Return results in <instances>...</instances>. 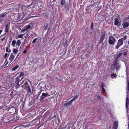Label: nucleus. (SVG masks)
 <instances>
[{"label":"nucleus","instance_id":"obj_19","mask_svg":"<svg viewBox=\"0 0 129 129\" xmlns=\"http://www.w3.org/2000/svg\"><path fill=\"white\" fill-rule=\"evenodd\" d=\"M19 77L20 78V77H22V78L21 79L20 81H21L23 78L24 77V74L23 72H21L20 74H19Z\"/></svg>","mask_w":129,"mask_h":129},{"label":"nucleus","instance_id":"obj_62","mask_svg":"<svg viewBox=\"0 0 129 129\" xmlns=\"http://www.w3.org/2000/svg\"><path fill=\"white\" fill-rule=\"evenodd\" d=\"M86 45H89V43H87L86 44Z\"/></svg>","mask_w":129,"mask_h":129},{"label":"nucleus","instance_id":"obj_23","mask_svg":"<svg viewBox=\"0 0 129 129\" xmlns=\"http://www.w3.org/2000/svg\"><path fill=\"white\" fill-rule=\"evenodd\" d=\"M16 43V45L19 47L21 44V42L20 40L19 39L17 40Z\"/></svg>","mask_w":129,"mask_h":129},{"label":"nucleus","instance_id":"obj_60","mask_svg":"<svg viewBox=\"0 0 129 129\" xmlns=\"http://www.w3.org/2000/svg\"><path fill=\"white\" fill-rule=\"evenodd\" d=\"M127 19H129V15L128 16V17H127Z\"/></svg>","mask_w":129,"mask_h":129},{"label":"nucleus","instance_id":"obj_33","mask_svg":"<svg viewBox=\"0 0 129 129\" xmlns=\"http://www.w3.org/2000/svg\"><path fill=\"white\" fill-rule=\"evenodd\" d=\"M24 34H20L18 36V38H22L23 37V35H24Z\"/></svg>","mask_w":129,"mask_h":129},{"label":"nucleus","instance_id":"obj_55","mask_svg":"<svg viewBox=\"0 0 129 129\" xmlns=\"http://www.w3.org/2000/svg\"><path fill=\"white\" fill-rule=\"evenodd\" d=\"M5 39V37H4V38H3L2 39H1V40H2V41H4V40Z\"/></svg>","mask_w":129,"mask_h":129},{"label":"nucleus","instance_id":"obj_36","mask_svg":"<svg viewBox=\"0 0 129 129\" xmlns=\"http://www.w3.org/2000/svg\"><path fill=\"white\" fill-rule=\"evenodd\" d=\"M93 22H92L91 23V25L90 26V28L91 29H92L93 28Z\"/></svg>","mask_w":129,"mask_h":129},{"label":"nucleus","instance_id":"obj_47","mask_svg":"<svg viewBox=\"0 0 129 129\" xmlns=\"http://www.w3.org/2000/svg\"><path fill=\"white\" fill-rule=\"evenodd\" d=\"M6 50L7 52H8V47H6Z\"/></svg>","mask_w":129,"mask_h":129},{"label":"nucleus","instance_id":"obj_43","mask_svg":"<svg viewBox=\"0 0 129 129\" xmlns=\"http://www.w3.org/2000/svg\"><path fill=\"white\" fill-rule=\"evenodd\" d=\"M127 91H129V83L127 85Z\"/></svg>","mask_w":129,"mask_h":129},{"label":"nucleus","instance_id":"obj_37","mask_svg":"<svg viewBox=\"0 0 129 129\" xmlns=\"http://www.w3.org/2000/svg\"><path fill=\"white\" fill-rule=\"evenodd\" d=\"M6 61V60H5V63L4 64H3V65L2 66V67H3V66H6L7 65V64H8V61H7V62L6 63V61Z\"/></svg>","mask_w":129,"mask_h":129},{"label":"nucleus","instance_id":"obj_50","mask_svg":"<svg viewBox=\"0 0 129 129\" xmlns=\"http://www.w3.org/2000/svg\"><path fill=\"white\" fill-rule=\"evenodd\" d=\"M120 60H121L122 61H123V62H125V61L124 60H123V59H121Z\"/></svg>","mask_w":129,"mask_h":129},{"label":"nucleus","instance_id":"obj_46","mask_svg":"<svg viewBox=\"0 0 129 129\" xmlns=\"http://www.w3.org/2000/svg\"><path fill=\"white\" fill-rule=\"evenodd\" d=\"M42 126L41 125L39 127H38L37 129H44L43 128H41Z\"/></svg>","mask_w":129,"mask_h":129},{"label":"nucleus","instance_id":"obj_21","mask_svg":"<svg viewBox=\"0 0 129 129\" xmlns=\"http://www.w3.org/2000/svg\"><path fill=\"white\" fill-rule=\"evenodd\" d=\"M110 76L112 78H116L117 75L116 73L113 74L112 73L111 74Z\"/></svg>","mask_w":129,"mask_h":129},{"label":"nucleus","instance_id":"obj_59","mask_svg":"<svg viewBox=\"0 0 129 129\" xmlns=\"http://www.w3.org/2000/svg\"><path fill=\"white\" fill-rule=\"evenodd\" d=\"M3 31V30H0V33H2Z\"/></svg>","mask_w":129,"mask_h":129},{"label":"nucleus","instance_id":"obj_1","mask_svg":"<svg viewBox=\"0 0 129 129\" xmlns=\"http://www.w3.org/2000/svg\"><path fill=\"white\" fill-rule=\"evenodd\" d=\"M20 79L21 80V79L20 78V77H19V76H18L14 80L16 84V85H15V87L16 89L19 88L20 86L23 84L24 82V80L22 81L21 83L20 84L19 83L20 81H21Z\"/></svg>","mask_w":129,"mask_h":129},{"label":"nucleus","instance_id":"obj_30","mask_svg":"<svg viewBox=\"0 0 129 129\" xmlns=\"http://www.w3.org/2000/svg\"><path fill=\"white\" fill-rule=\"evenodd\" d=\"M26 88L27 89V92H28L31 93V90L30 88L29 87V86L27 87Z\"/></svg>","mask_w":129,"mask_h":129},{"label":"nucleus","instance_id":"obj_18","mask_svg":"<svg viewBox=\"0 0 129 129\" xmlns=\"http://www.w3.org/2000/svg\"><path fill=\"white\" fill-rule=\"evenodd\" d=\"M18 47L16 48V49H13V52L14 54H17L18 51Z\"/></svg>","mask_w":129,"mask_h":129},{"label":"nucleus","instance_id":"obj_61","mask_svg":"<svg viewBox=\"0 0 129 129\" xmlns=\"http://www.w3.org/2000/svg\"><path fill=\"white\" fill-rule=\"evenodd\" d=\"M2 106L0 107V109H2Z\"/></svg>","mask_w":129,"mask_h":129},{"label":"nucleus","instance_id":"obj_15","mask_svg":"<svg viewBox=\"0 0 129 129\" xmlns=\"http://www.w3.org/2000/svg\"><path fill=\"white\" fill-rule=\"evenodd\" d=\"M118 121H114L113 124L114 129H117L118 126Z\"/></svg>","mask_w":129,"mask_h":129},{"label":"nucleus","instance_id":"obj_42","mask_svg":"<svg viewBox=\"0 0 129 129\" xmlns=\"http://www.w3.org/2000/svg\"><path fill=\"white\" fill-rule=\"evenodd\" d=\"M26 30H27L26 29L25 27V26H24V28H23L22 29V31H25Z\"/></svg>","mask_w":129,"mask_h":129},{"label":"nucleus","instance_id":"obj_39","mask_svg":"<svg viewBox=\"0 0 129 129\" xmlns=\"http://www.w3.org/2000/svg\"><path fill=\"white\" fill-rule=\"evenodd\" d=\"M68 102L65 103L64 105V106L65 107H67L68 106L70 105V104H68Z\"/></svg>","mask_w":129,"mask_h":129},{"label":"nucleus","instance_id":"obj_41","mask_svg":"<svg viewBox=\"0 0 129 129\" xmlns=\"http://www.w3.org/2000/svg\"><path fill=\"white\" fill-rule=\"evenodd\" d=\"M19 53H19L17 54V56L16 57V58H15V59L13 61V62H14L15 61V60L16 59H17V58L18 57V56L19 55Z\"/></svg>","mask_w":129,"mask_h":129},{"label":"nucleus","instance_id":"obj_28","mask_svg":"<svg viewBox=\"0 0 129 129\" xmlns=\"http://www.w3.org/2000/svg\"><path fill=\"white\" fill-rule=\"evenodd\" d=\"M54 115L53 116L51 119H52L53 118L55 117L56 118H57L58 117V114L57 115L56 113L55 112L54 113Z\"/></svg>","mask_w":129,"mask_h":129},{"label":"nucleus","instance_id":"obj_17","mask_svg":"<svg viewBox=\"0 0 129 129\" xmlns=\"http://www.w3.org/2000/svg\"><path fill=\"white\" fill-rule=\"evenodd\" d=\"M121 65L120 64L116 66L115 69L116 71L118 72L119 71L120 69L121 68Z\"/></svg>","mask_w":129,"mask_h":129},{"label":"nucleus","instance_id":"obj_31","mask_svg":"<svg viewBox=\"0 0 129 129\" xmlns=\"http://www.w3.org/2000/svg\"><path fill=\"white\" fill-rule=\"evenodd\" d=\"M37 40H38V39L37 38H35V39H34L33 41V43H35L36 42H37Z\"/></svg>","mask_w":129,"mask_h":129},{"label":"nucleus","instance_id":"obj_38","mask_svg":"<svg viewBox=\"0 0 129 129\" xmlns=\"http://www.w3.org/2000/svg\"><path fill=\"white\" fill-rule=\"evenodd\" d=\"M65 3V1L64 0H61V3L62 5H63Z\"/></svg>","mask_w":129,"mask_h":129},{"label":"nucleus","instance_id":"obj_2","mask_svg":"<svg viewBox=\"0 0 129 129\" xmlns=\"http://www.w3.org/2000/svg\"><path fill=\"white\" fill-rule=\"evenodd\" d=\"M108 40L109 43L111 45H113L116 41V39L114 37L110 36Z\"/></svg>","mask_w":129,"mask_h":129},{"label":"nucleus","instance_id":"obj_25","mask_svg":"<svg viewBox=\"0 0 129 129\" xmlns=\"http://www.w3.org/2000/svg\"><path fill=\"white\" fill-rule=\"evenodd\" d=\"M19 67V66L18 65H16L14 67L12 68L11 70L12 71H16L18 68Z\"/></svg>","mask_w":129,"mask_h":129},{"label":"nucleus","instance_id":"obj_35","mask_svg":"<svg viewBox=\"0 0 129 129\" xmlns=\"http://www.w3.org/2000/svg\"><path fill=\"white\" fill-rule=\"evenodd\" d=\"M49 26V24H47L46 25V26L45 27L44 30H46L47 28H48V27Z\"/></svg>","mask_w":129,"mask_h":129},{"label":"nucleus","instance_id":"obj_44","mask_svg":"<svg viewBox=\"0 0 129 129\" xmlns=\"http://www.w3.org/2000/svg\"><path fill=\"white\" fill-rule=\"evenodd\" d=\"M122 54L124 55H127V53L126 52H123Z\"/></svg>","mask_w":129,"mask_h":129},{"label":"nucleus","instance_id":"obj_63","mask_svg":"<svg viewBox=\"0 0 129 129\" xmlns=\"http://www.w3.org/2000/svg\"><path fill=\"white\" fill-rule=\"evenodd\" d=\"M21 48V47H20V48H19L20 49Z\"/></svg>","mask_w":129,"mask_h":129},{"label":"nucleus","instance_id":"obj_34","mask_svg":"<svg viewBox=\"0 0 129 129\" xmlns=\"http://www.w3.org/2000/svg\"><path fill=\"white\" fill-rule=\"evenodd\" d=\"M128 103H129V101H126V109H127L128 107Z\"/></svg>","mask_w":129,"mask_h":129},{"label":"nucleus","instance_id":"obj_45","mask_svg":"<svg viewBox=\"0 0 129 129\" xmlns=\"http://www.w3.org/2000/svg\"><path fill=\"white\" fill-rule=\"evenodd\" d=\"M101 97H100V96L99 95H98L97 96V99H99V100H100V99H101Z\"/></svg>","mask_w":129,"mask_h":129},{"label":"nucleus","instance_id":"obj_16","mask_svg":"<svg viewBox=\"0 0 129 129\" xmlns=\"http://www.w3.org/2000/svg\"><path fill=\"white\" fill-rule=\"evenodd\" d=\"M29 86L28 83L27 81H25L23 85H22L21 87L23 88H27Z\"/></svg>","mask_w":129,"mask_h":129},{"label":"nucleus","instance_id":"obj_54","mask_svg":"<svg viewBox=\"0 0 129 129\" xmlns=\"http://www.w3.org/2000/svg\"><path fill=\"white\" fill-rule=\"evenodd\" d=\"M31 5V4H30L27 6H26L25 7H26L27 8H28V7H29Z\"/></svg>","mask_w":129,"mask_h":129},{"label":"nucleus","instance_id":"obj_49","mask_svg":"<svg viewBox=\"0 0 129 129\" xmlns=\"http://www.w3.org/2000/svg\"><path fill=\"white\" fill-rule=\"evenodd\" d=\"M27 50L26 49H25L23 51V53H26Z\"/></svg>","mask_w":129,"mask_h":129},{"label":"nucleus","instance_id":"obj_13","mask_svg":"<svg viewBox=\"0 0 129 129\" xmlns=\"http://www.w3.org/2000/svg\"><path fill=\"white\" fill-rule=\"evenodd\" d=\"M10 117L9 115H5L4 116L3 120H5L7 121V122H9L10 121Z\"/></svg>","mask_w":129,"mask_h":129},{"label":"nucleus","instance_id":"obj_20","mask_svg":"<svg viewBox=\"0 0 129 129\" xmlns=\"http://www.w3.org/2000/svg\"><path fill=\"white\" fill-rule=\"evenodd\" d=\"M101 87L102 88V92L103 93H105V90L104 88V83H102L101 85Z\"/></svg>","mask_w":129,"mask_h":129},{"label":"nucleus","instance_id":"obj_24","mask_svg":"<svg viewBox=\"0 0 129 129\" xmlns=\"http://www.w3.org/2000/svg\"><path fill=\"white\" fill-rule=\"evenodd\" d=\"M122 53H120L116 55L115 59H118L122 55Z\"/></svg>","mask_w":129,"mask_h":129},{"label":"nucleus","instance_id":"obj_8","mask_svg":"<svg viewBox=\"0 0 129 129\" xmlns=\"http://www.w3.org/2000/svg\"><path fill=\"white\" fill-rule=\"evenodd\" d=\"M15 58V56L13 53L10 54V56L9 58V63H11L10 64L13 62V60Z\"/></svg>","mask_w":129,"mask_h":129},{"label":"nucleus","instance_id":"obj_14","mask_svg":"<svg viewBox=\"0 0 129 129\" xmlns=\"http://www.w3.org/2000/svg\"><path fill=\"white\" fill-rule=\"evenodd\" d=\"M115 22L114 23V24L115 25H117L119 26L120 25V24H119L120 22L119 21V20L117 18H115Z\"/></svg>","mask_w":129,"mask_h":129},{"label":"nucleus","instance_id":"obj_51","mask_svg":"<svg viewBox=\"0 0 129 129\" xmlns=\"http://www.w3.org/2000/svg\"><path fill=\"white\" fill-rule=\"evenodd\" d=\"M126 101H128V97H127L126 98Z\"/></svg>","mask_w":129,"mask_h":129},{"label":"nucleus","instance_id":"obj_40","mask_svg":"<svg viewBox=\"0 0 129 129\" xmlns=\"http://www.w3.org/2000/svg\"><path fill=\"white\" fill-rule=\"evenodd\" d=\"M73 102V101L72 99L69 102H68V104H71V103Z\"/></svg>","mask_w":129,"mask_h":129},{"label":"nucleus","instance_id":"obj_9","mask_svg":"<svg viewBox=\"0 0 129 129\" xmlns=\"http://www.w3.org/2000/svg\"><path fill=\"white\" fill-rule=\"evenodd\" d=\"M10 22L9 21L7 20L6 21V23L5 24V31L6 33L8 32V28L9 27Z\"/></svg>","mask_w":129,"mask_h":129},{"label":"nucleus","instance_id":"obj_26","mask_svg":"<svg viewBox=\"0 0 129 129\" xmlns=\"http://www.w3.org/2000/svg\"><path fill=\"white\" fill-rule=\"evenodd\" d=\"M129 23L128 22H125L123 24V28H125L128 26Z\"/></svg>","mask_w":129,"mask_h":129},{"label":"nucleus","instance_id":"obj_4","mask_svg":"<svg viewBox=\"0 0 129 129\" xmlns=\"http://www.w3.org/2000/svg\"><path fill=\"white\" fill-rule=\"evenodd\" d=\"M50 95V94H49L48 93H42V95L40 97V101H43L45 98L47 97L48 96Z\"/></svg>","mask_w":129,"mask_h":129},{"label":"nucleus","instance_id":"obj_53","mask_svg":"<svg viewBox=\"0 0 129 129\" xmlns=\"http://www.w3.org/2000/svg\"><path fill=\"white\" fill-rule=\"evenodd\" d=\"M78 97V96L77 95H76V96L75 97V98L76 99V98H77Z\"/></svg>","mask_w":129,"mask_h":129},{"label":"nucleus","instance_id":"obj_29","mask_svg":"<svg viewBox=\"0 0 129 129\" xmlns=\"http://www.w3.org/2000/svg\"><path fill=\"white\" fill-rule=\"evenodd\" d=\"M42 91L41 90H40V91L38 92L37 95V96L36 97V99H39V95L41 94Z\"/></svg>","mask_w":129,"mask_h":129},{"label":"nucleus","instance_id":"obj_22","mask_svg":"<svg viewBox=\"0 0 129 129\" xmlns=\"http://www.w3.org/2000/svg\"><path fill=\"white\" fill-rule=\"evenodd\" d=\"M9 54L10 53L8 52L6 53L4 55V58L6 59V61H7L8 57L9 56Z\"/></svg>","mask_w":129,"mask_h":129},{"label":"nucleus","instance_id":"obj_48","mask_svg":"<svg viewBox=\"0 0 129 129\" xmlns=\"http://www.w3.org/2000/svg\"><path fill=\"white\" fill-rule=\"evenodd\" d=\"M102 6H100L99 7L98 9V12H99V11L101 9V8Z\"/></svg>","mask_w":129,"mask_h":129},{"label":"nucleus","instance_id":"obj_12","mask_svg":"<svg viewBox=\"0 0 129 129\" xmlns=\"http://www.w3.org/2000/svg\"><path fill=\"white\" fill-rule=\"evenodd\" d=\"M120 64L118 62V59H115L113 62L112 65L115 67H116L117 66Z\"/></svg>","mask_w":129,"mask_h":129},{"label":"nucleus","instance_id":"obj_52","mask_svg":"<svg viewBox=\"0 0 129 129\" xmlns=\"http://www.w3.org/2000/svg\"><path fill=\"white\" fill-rule=\"evenodd\" d=\"M76 99L74 97L73 99L72 100L73 101L74 100H75Z\"/></svg>","mask_w":129,"mask_h":129},{"label":"nucleus","instance_id":"obj_64","mask_svg":"<svg viewBox=\"0 0 129 129\" xmlns=\"http://www.w3.org/2000/svg\"><path fill=\"white\" fill-rule=\"evenodd\" d=\"M128 44H129V41H128Z\"/></svg>","mask_w":129,"mask_h":129},{"label":"nucleus","instance_id":"obj_3","mask_svg":"<svg viewBox=\"0 0 129 129\" xmlns=\"http://www.w3.org/2000/svg\"><path fill=\"white\" fill-rule=\"evenodd\" d=\"M106 33V32L105 31H103L102 32L99 41V43L100 44H101L103 42L104 39L105 38Z\"/></svg>","mask_w":129,"mask_h":129},{"label":"nucleus","instance_id":"obj_27","mask_svg":"<svg viewBox=\"0 0 129 129\" xmlns=\"http://www.w3.org/2000/svg\"><path fill=\"white\" fill-rule=\"evenodd\" d=\"M16 41L15 40H13L12 41V45L13 47H15V44H16Z\"/></svg>","mask_w":129,"mask_h":129},{"label":"nucleus","instance_id":"obj_5","mask_svg":"<svg viewBox=\"0 0 129 129\" xmlns=\"http://www.w3.org/2000/svg\"><path fill=\"white\" fill-rule=\"evenodd\" d=\"M123 44V41L121 39H119L118 41V43L115 47L116 49H118Z\"/></svg>","mask_w":129,"mask_h":129},{"label":"nucleus","instance_id":"obj_10","mask_svg":"<svg viewBox=\"0 0 129 129\" xmlns=\"http://www.w3.org/2000/svg\"><path fill=\"white\" fill-rule=\"evenodd\" d=\"M26 29L28 30L29 29H32L33 28V23H29L28 25L24 26Z\"/></svg>","mask_w":129,"mask_h":129},{"label":"nucleus","instance_id":"obj_7","mask_svg":"<svg viewBox=\"0 0 129 129\" xmlns=\"http://www.w3.org/2000/svg\"><path fill=\"white\" fill-rule=\"evenodd\" d=\"M7 90V87H5L0 86V94L1 93H5V91H6Z\"/></svg>","mask_w":129,"mask_h":129},{"label":"nucleus","instance_id":"obj_58","mask_svg":"<svg viewBox=\"0 0 129 129\" xmlns=\"http://www.w3.org/2000/svg\"><path fill=\"white\" fill-rule=\"evenodd\" d=\"M11 49H9V51H8L9 52H11Z\"/></svg>","mask_w":129,"mask_h":129},{"label":"nucleus","instance_id":"obj_56","mask_svg":"<svg viewBox=\"0 0 129 129\" xmlns=\"http://www.w3.org/2000/svg\"><path fill=\"white\" fill-rule=\"evenodd\" d=\"M55 92H56L55 91L54 92H53L52 91L51 92L52 93V94H55Z\"/></svg>","mask_w":129,"mask_h":129},{"label":"nucleus","instance_id":"obj_57","mask_svg":"<svg viewBox=\"0 0 129 129\" xmlns=\"http://www.w3.org/2000/svg\"><path fill=\"white\" fill-rule=\"evenodd\" d=\"M125 67H126V68L127 69V64H126V63H125Z\"/></svg>","mask_w":129,"mask_h":129},{"label":"nucleus","instance_id":"obj_32","mask_svg":"<svg viewBox=\"0 0 129 129\" xmlns=\"http://www.w3.org/2000/svg\"><path fill=\"white\" fill-rule=\"evenodd\" d=\"M127 38L126 37V36H124L123 38L120 39H121V40H123H123H125Z\"/></svg>","mask_w":129,"mask_h":129},{"label":"nucleus","instance_id":"obj_6","mask_svg":"<svg viewBox=\"0 0 129 129\" xmlns=\"http://www.w3.org/2000/svg\"><path fill=\"white\" fill-rule=\"evenodd\" d=\"M9 112L10 113H14L15 112L16 110L15 108L13 107H8L7 109Z\"/></svg>","mask_w":129,"mask_h":129},{"label":"nucleus","instance_id":"obj_11","mask_svg":"<svg viewBox=\"0 0 129 129\" xmlns=\"http://www.w3.org/2000/svg\"><path fill=\"white\" fill-rule=\"evenodd\" d=\"M6 14V12H5L0 14V22L1 23L3 22V21L4 20L5 15Z\"/></svg>","mask_w":129,"mask_h":129}]
</instances>
